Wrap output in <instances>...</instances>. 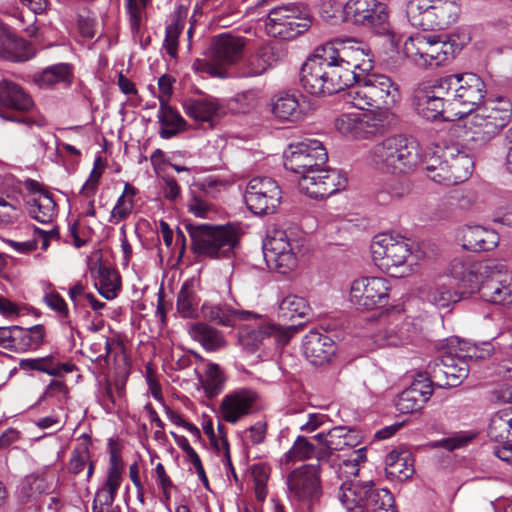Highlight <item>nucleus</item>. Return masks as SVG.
<instances>
[{"instance_id":"2","label":"nucleus","mask_w":512,"mask_h":512,"mask_svg":"<svg viewBox=\"0 0 512 512\" xmlns=\"http://www.w3.org/2000/svg\"><path fill=\"white\" fill-rule=\"evenodd\" d=\"M503 265L455 258L450 265L451 280L461 283L469 293L478 290L481 299L493 304L512 305V275L503 277Z\"/></svg>"},{"instance_id":"45","label":"nucleus","mask_w":512,"mask_h":512,"mask_svg":"<svg viewBox=\"0 0 512 512\" xmlns=\"http://www.w3.org/2000/svg\"><path fill=\"white\" fill-rule=\"evenodd\" d=\"M386 473L399 480L409 478L413 472V462L408 452H390L385 458Z\"/></svg>"},{"instance_id":"35","label":"nucleus","mask_w":512,"mask_h":512,"mask_svg":"<svg viewBox=\"0 0 512 512\" xmlns=\"http://www.w3.org/2000/svg\"><path fill=\"white\" fill-rule=\"evenodd\" d=\"M199 290L200 283L195 278H190L182 284L176 300V309L182 318L198 317V307L201 301Z\"/></svg>"},{"instance_id":"17","label":"nucleus","mask_w":512,"mask_h":512,"mask_svg":"<svg viewBox=\"0 0 512 512\" xmlns=\"http://www.w3.org/2000/svg\"><path fill=\"white\" fill-rule=\"evenodd\" d=\"M299 175L300 191L315 199L328 197L344 189L347 184L346 175L336 169L319 167L313 172H303Z\"/></svg>"},{"instance_id":"18","label":"nucleus","mask_w":512,"mask_h":512,"mask_svg":"<svg viewBox=\"0 0 512 512\" xmlns=\"http://www.w3.org/2000/svg\"><path fill=\"white\" fill-rule=\"evenodd\" d=\"M389 290L384 278L362 277L352 282L349 300L357 309L372 310L387 304Z\"/></svg>"},{"instance_id":"13","label":"nucleus","mask_w":512,"mask_h":512,"mask_svg":"<svg viewBox=\"0 0 512 512\" xmlns=\"http://www.w3.org/2000/svg\"><path fill=\"white\" fill-rule=\"evenodd\" d=\"M288 497L293 503L310 510L322 496L319 465H303L288 476Z\"/></svg>"},{"instance_id":"53","label":"nucleus","mask_w":512,"mask_h":512,"mask_svg":"<svg viewBox=\"0 0 512 512\" xmlns=\"http://www.w3.org/2000/svg\"><path fill=\"white\" fill-rule=\"evenodd\" d=\"M200 381L206 395L213 398L223 391L225 376L219 365L210 363L206 366L205 376Z\"/></svg>"},{"instance_id":"25","label":"nucleus","mask_w":512,"mask_h":512,"mask_svg":"<svg viewBox=\"0 0 512 512\" xmlns=\"http://www.w3.org/2000/svg\"><path fill=\"white\" fill-rule=\"evenodd\" d=\"M301 327L302 324L282 326L274 323H262L257 329H252L247 335L241 336V341L251 351L259 349L265 340L270 339L275 344L285 345Z\"/></svg>"},{"instance_id":"27","label":"nucleus","mask_w":512,"mask_h":512,"mask_svg":"<svg viewBox=\"0 0 512 512\" xmlns=\"http://www.w3.org/2000/svg\"><path fill=\"white\" fill-rule=\"evenodd\" d=\"M432 393L431 381L426 377L419 376L397 396L395 407L403 414L420 411Z\"/></svg>"},{"instance_id":"16","label":"nucleus","mask_w":512,"mask_h":512,"mask_svg":"<svg viewBox=\"0 0 512 512\" xmlns=\"http://www.w3.org/2000/svg\"><path fill=\"white\" fill-rule=\"evenodd\" d=\"M263 256L269 269L287 274L297 266V258L286 231L269 230L263 241Z\"/></svg>"},{"instance_id":"42","label":"nucleus","mask_w":512,"mask_h":512,"mask_svg":"<svg viewBox=\"0 0 512 512\" xmlns=\"http://www.w3.org/2000/svg\"><path fill=\"white\" fill-rule=\"evenodd\" d=\"M189 335L208 351L218 350L225 346L222 334L205 323H193L188 328Z\"/></svg>"},{"instance_id":"33","label":"nucleus","mask_w":512,"mask_h":512,"mask_svg":"<svg viewBox=\"0 0 512 512\" xmlns=\"http://www.w3.org/2000/svg\"><path fill=\"white\" fill-rule=\"evenodd\" d=\"M121 470L117 465V459L114 454L111 455V465L105 483L95 494L92 503V512H109L105 507L113 505L118 489L121 485Z\"/></svg>"},{"instance_id":"5","label":"nucleus","mask_w":512,"mask_h":512,"mask_svg":"<svg viewBox=\"0 0 512 512\" xmlns=\"http://www.w3.org/2000/svg\"><path fill=\"white\" fill-rule=\"evenodd\" d=\"M512 117V103L505 98L486 102L472 110L465 119L471 140L483 145L492 140L508 125Z\"/></svg>"},{"instance_id":"41","label":"nucleus","mask_w":512,"mask_h":512,"mask_svg":"<svg viewBox=\"0 0 512 512\" xmlns=\"http://www.w3.org/2000/svg\"><path fill=\"white\" fill-rule=\"evenodd\" d=\"M431 29H443L456 22L460 7L456 0H432Z\"/></svg>"},{"instance_id":"3","label":"nucleus","mask_w":512,"mask_h":512,"mask_svg":"<svg viewBox=\"0 0 512 512\" xmlns=\"http://www.w3.org/2000/svg\"><path fill=\"white\" fill-rule=\"evenodd\" d=\"M350 74L342 71L334 57V45L315 50L301 67L300 82L305 91L315 96L332 95L349 89Z\"/></svg>"},{"instance_id":"11","label":"nucleus","mask_w":512,"mask_h":512,"mask_svg":"<svg viewBox=\"0 0 512 512\" xmlns=\"http://www.w3.org/2000/svg\"><path fill=\"white\" fill-rule=\"evenodd\" d=\"M457 45L439 35L416 34L404 43V53L419 67L439 66L453 57Z\"/></svg>"},{"instance_id":"38","label":"nucleus","mask_w":512,"mask_h":512,"mask_svg":"<svg viewBox=\"0 0 512 512\" xmlns=\"http://www.w3.org/2000/svg\"><path fill=\"white\" fill-rule=\"evenodd\" d=\"M184 109L189 117L199 122H209L224 112L223 106L213 97L190 99L185 102Z\"/></svg>"},{"instance_id":"10","label":"nucleus","mask_w":512,"mask_h":512,"mask_svg":"<svg viewBox=\"0 0 512 512\" xmlns=\"http://www.w3.org/2000/svg\"><path fill=\"white\" fill-rule=\"evenodd\" d=\"M484 348L478 353V347L468 348L465 354L443 355L429 365L428 378L431 381V387L436 385L441 388L456 387L468 376L469 367L465 358H485L489 356L493 347L491 343L484 342Z\"/></svg>"},{"instance_id":"20","label":"nucleus","mask_w":512,"mask_h":512,"mask_svg":"<svg viewBox=\"0 0 512 512\" xmlns=\"http://www.w3.org/2000/svg\"><path fill=\"white\" fill-rule=\"evenodd\" d=\"M334 57L337 58L342 71L350 74L349 85L372 73L373 61L369 49L362 43L348 41L340 47L334 46Z\"/></svg>"},{"instance_id":"54","label":"nucleus","mask_w":512,"mask_h":512,"mask_svg":"<svg viewBox=\"0 0 512 512\" xmlns=\"http://www.w3.org/2000/svg\"><path fill=\"white\" fill-rule=\"evenodd\" d=\"M48 490L49 486L43 477L30 475L21 482L18 488V496L21 502L26 503L36 499Z\"/></svg>"},{"instance_id":"15","label":"nucleus","mask_w":512,"mask_h":512,"mask_svg":"<svg viewBox=\"0 0 512 512\" xmlns=\"http://www.w3.org/2000/svg\"><path fill=\"white\" fill-rule=\"evenodd\" d=\"M282 191L269 177H254L246 186L244 200L248 209L256 215L274 213L280 205Z\"/></svg>"},{"instance_id":"34","label":"nucleus","mask_w":512,"mask_h":512,"mask_svg":"<svg viewBox=\"0 0 512 512\" xmlns=\"http://www.w3.org/2000/svg\"><path fill=\"white\" fill-rule=\"evenodd\" d=\"M415 329L409 321H391L379 328L374 334L378 346H399L412 341Z\"/></svg>"},{"instance_id":"24","label":"nucleus","mask_w":512,"mask_h":512,"mask_svg":"<svg viewBox=\"0 0 512 512\" xmlns=\"http://www.w3.org/2000/svg\"><path fill=\"white\" fill-rule=\"evenodd\" d=\"M454 75V106L459 105L465 110L460 113H470L482 103L486 95V85L481 77L474 73Z\"/></svg>"},{"instance_id":"50","label":"nucleus","mask_w":512,"mask_h":512,"mask_svg":"<svg viewBox=\"0 0 512 512\" xmlns=\"http://www.w3.org/2000/svg\"><path fill=\"white\" fill-rule=\"evenodd\" d=\"M273 54L268 49H262L249 56L242 64L239 75L241 77H256L265 73L272 66Z\"/></svg>"},{"instance_id":"28","label":"nucleus","mask_w":512,"mask_h":512,"mask_svg":"<svg viewBox=\"0 0 512 512\" xmlns=\"http://www.w3.org/2000/svg\"><path fill=\"white\" fill-rule=\"evenodd\" d=\"M313 439L321 445L318 455L319 460L328 458L334 451H342L346 447H355L360 442L359 436L354 430L342 426L334 427L326 433L321 431L313 436Z\"/></svg>"},{"instance_id":"30","label":"nucleus","mask_w":512,"mask_h":512,"mask_svg":"<svg viewBox=\"0 0 512 512\" xmlns=\"http://www.w3.org/2000/svg\"><path fill=\"white\" fill-rule=\"evenodd\" d=\"M30 194L27 196L28 212L41 223H50L56 215V203L52 196L40 188L36 181L27 182Z\"/></svg>"},{"instance_id":"26","label":"nucleus","mask_w":512,"mask_h":512,"mask_svg":"<svg viewBox=\"0 0 512 512\" xmlns=\"http://www.w3.org/2000/svg\"><path fill=\"white\" fill-rule=\"evenodd\" d=\"M257 400L258 394L250 389H241L229 393L221 401V416L226 422L235 424L255 409Z\"/></svg>"},{"instance_id":"57","label":"nucleus","mask_w":512,"mask_h":512,"mask_svg":"<svg viewBox=\"0 0 512 512\" xmlns=\"http://www.w3.org/2000/svg\"><path fill=\"white\" fill-rule=\"evenodd\" d=\"M313 437L311 440L298 436L291 449L285 454L287 461L304 460L315 455L318 458L319 449Z\"/></svg>"},{"instance_id":"51","label":"nucleus","mask_w":512,"mask_h":512,"mask_svg":"<svg viewBox=\"0 0 512 512\" xmlns=\"http://www.w3.org/2000/svg\"><path fill=\"white\" fill-rule=\"evenodd\" d=\"M98 292L107 300L114 299L120 290V279L118 273L107 267H100L98 270V281L96 282Z\"/></svg>"},{"instance_id":"6","label":"nucleus","mask_w":512,"mask_h":512,"mask_svg":"<svg viewBox=\"0 0 512 512\" xmlns=\"http://www.w3.org/2000/svg\"><path fill=\"white\" fill-rule=\"evenodd\" d=\"M188 232L195 253L210 258H230L238 245V234L230 226L208 224H183Z\"/></svg>"},{"instance_id":"14","label":"nucleus","mask_w":512,"mask_h":512,"mask_svg":"<svg viewBox=\"0 0 512 512\" xmlns=\"http://www.w3.org/2000/svg\"><path fill=\"white\" fill-rule=\"evenodd\" d=\"M328 154L323 144L317 139H304L291 143L284 151V166L293 173L313 172L324 167Z\"/></svg>"},{"instance_id":"61","label":"nucleus","mask_w":512,"mask_h":512,"mask_svg":"<svg viewBox=\"0 0 512 512\" xmlns=\"http://www.w3.org/2000/svg\"><path fill=\"white\" fill-rule=\"evenodd\" d=\"M252 476L254 479V490L258 501H264L267 497L268 472L264 466L256 465L253 467Z\"/></svg>"},{"instance_id":"49","label":"nucleus","mask_w":512,"mask_h":512,"mask_svg":"<svg viewBox=\"0 0 512 512\" xmlns=\"http://www.w3.org/2000/svg\"><path fill=\"white\" fill-rule=\"evenodd\" d=\"M157 117L160 123V136L163 139L173 137L184 125L183 118L168 103L160 104Z\"/></svg>"},{"instance_id":"39","label":"nucleus","mask_w":512,"mask_h":512,"mask_svg":"<svg viewBox=\"0 0 512 512\" xmlns=\"http://www.w3.org/2000/svg\"><path fill=\"white\" fill-rule=\"evenodd\" d=\"M412 103L421 117L431 121L437 119L449 108L445 102L436 99L434 95H430L418 87L413 91Z\"/></svg>"},{"instance_id":"22","label":"nucleus","mask_w":512,"mask_h":512,"mask_svg":"<svg viewBox=\"0 0 512 512\" xmlns=\"http://www.w3.org/2000/svg\"><path fill=\"white\" fill-rule=\"evenodd\" d=\"M446 165L440 172L431 175V180L445 185H454L465 181L472 173V157L457 145L446 146L443 150Z\"/></svg>"},{"instance_id":"64","label":"nucleus","mask_w":512,"mask_h":512,"mask_svg":"<svg viewBox=\"0 0 512 512\" xmlns=\"http://www.w3.org/2000/svg\"><path fill=\"white\" fill-rule=\"evenodd\" d=\"M132 208V199H126L125 194H122L112 209L111 218L115 219L116 221L123 220L128 217L132 211Z\"/></svg>"},{"instance_id":"47","label":"nucleus","mask_w":512,"mask_h":512,"mask_svg":"<svg viewBox=\"0 0 512 512\" xmlns=\"http://www.w3.org/2000/svg\"><path fill=\"white\" fill-rule=\"evenodd\" d=\"M15 352L32 351L39 348L45 340L46 330L43 325H34L29 328L18 326Z\"/></svg>"},{"instance_id":"23","label":"nucleus","mask_w":512,"mask_h":512,"mask_svg":"<svg viewBox=\"0 0 512 512\" xmlns=\"http://www.w3.org/2000/svg\"><path fill=\"white\" fill-rule=\"evenodd\" d=\"M0 105L8 109L0 110L1 118L27 125L32 124L31 117L17 114V112H28L33 107L31 97L18 84L9 80L0 82Z\"/></svg>"},{"instance_id":"37","label":"nucleus","mask_w":512,"mask_h":512,"mask_svg":"<svg viewBox=\"0 0 512 512\" xmlns=\"http://www.w3.org/2000/svg\"><path fill=\"white\" fill-rule=\"evenodd\" d=\"M35 55L33 48L23 39L6 32L0 33V57L24 62Z\"/></svg>"},{"instance_id":"31","label":"nucleus","mask_w":512,"mask_h":512,"mask_svg":"<svg viewBox=\"0 0 512 512\" xmlns=\"http://www.w3.org/2000/svg\"><path fill=\"white\" fill-rule=\"evenodd\" d=\"M303 352L314 365H322L330 360L335 352L334 341L325 333L311 330L303 339Z\"/></svg>"},{"instance_id":"40","label":"nucleus","mask_w":512,"mask_h":512,"mask_svg":"<svg viewBox=\"0 0 512 512\" xmlns=\"http://www.w3.org/2000/svg\"><path fill=\"white\" fill-rule=\"evenodd\" d=\"M505 409L496 412L489 423L487 435L491 441V450L494 454L496 446H505L507 443H512L510 440V429H512V418L509 417Z\"/></svg>"},{"instance_id":"4","label":"nucleus","mask_w":512,"mask_h":512,"mask_svg":"<svg viewBox=\"0 0 512 512\" xmlns=\"http://www.w3.org/2000/svg\"><path fill=\"white\" fill-rule=\"evenodd\" d=\"M399 100L398 85L387 75L374 72L352 83L347 91V102L359 110H388Z\"/></svg>"},{"instance_id":"9","label":"nucleus","mask_w":512,"mask_h":512,"mask_svg":"<svg viewBox=\"0 0 512 512\" xmlns=\"http://www.w3.org/2000/svg\"><path fill=\"white\" fill-rule=\"evenodd\" d=\"M245 45V39L242 37L230 34L219 35L213 41L210 59H196L192 68L199 74L222 79L229 78L232 74L228 67L241 58Z\"/></svg>"},{"instance_id":"43","label":"nucleus","mask_w":512,"mask_h":512,"mask_svg":"<svg viewBox=\"0 0 512 512\" xmlns=\"http://www.w3.org/2000/svg\"><path fill=\"white\" fill-rule=\"evenodd\" d=\"M454 75H447L436 79L423 81L417 85L418 88L425 90L430 95H434L436 99L442 100L447 107L454 108Z\"/></svg>"},{"instance_id":"52","label":"nucleus","mask_w":512,"mask_h":512,"mask_svg":"<svg viewBox=\"0 0 512 512\" xmlns=\"http://www.w3.org/2000/svg\"><path fill=\"white\" fill-rule=\"evenodd\" d=\"M309 311L310 307L306 299L294 294L285 296L279 304V315L283 319L303 318Z\"/></svg>"},{"instance_id":"44","label":"nucleus","mask_w":512,"mask_h":512,"mask_svg":"<svg viewBox=\"0 0 512 512\" xmlns=\"http://www.w3.org/2000/svg\"><path fill=\"white\" fill-rule=\"evenodd\" d=\"M412 191V182L406 176L393 178L376 194V201L381 205H387L392 200L402 199Z\"/></svg>"},{"instance_id":"48","label":"nucleus","mask_w":512,"mask_h":512,"mask_svg":"<svg viewBox=\"0 0 512 512\" xmlns=\"http://www.w3.org/2000/svg\"><path fill=\"white\" fill-rule=\"evenodd\" d=\"M432 0H409L406 5V15L415 27L423 30L431 29Z\"/></svg>"},{"instance_id":"46","label":"nucleus","mask_w":512,"mask_h":512,"mask_svg":"<svg viewBox=\"0 0 512 512\" xmlns=\"http://www.w3.org/2000/svg\"><path fill=\"white\" fill-rule=\"evenodd\" d=\"M272 113L281 120H298L302 114L298 97L295 94L280 93L273 102Z\"/></svg>"},{"instance_id":"21","label":"nucleus","mask_w":512,"mask_h":512,"mask_svg":"<svg viewBox=\"0 0 512 512\" xmlns=\"http://www.w3.org/2000/svg\"><path fill=\"white\" fill-rule=\"evenodd\" d=\"M334 125L339 133L353 139H368L382 133L385 128L380 114L372 111L341 114Z\"/></svg>"},{"instance_id":"60","label":"nucleus","mask_w":512,"mask_h":512,"mask_svg":"<svg viewBox=\"0 0 512 512\" xmlns=\"http://www.w3.org/2000/svg\"><path fill=\"white\" fill-rule=\"evenodd\" d=\"M44 302L50 309H52L59 315L63 323L67 324L71 328V330L73 329V326L71 325V321L69 319V310L67 303L59 293L55 291L46 293L44 296Z\"/></svg>"},{"instance_id":"7","label":"nucleus","mask_w":512,"mask_h":512,"mask_svg":"<svg viewBox=\"0 0 512 512\" xmlns=\"http://www.w3.org/2000/svg\"><path fill=\"white\" fill-rule=\"evenodd\" d=\"M370 250L374 264L391 277L401 278L411 272V265L407 263L411 248L404 238L378 234L373 238Z\"/></svg>"},{"instance_id":"55","label":"nucleus","mask_w":512,"mask_h":512,"mask_svg":"<svg viewBox=\"0 0 512 512\" xmlns=\"http://www.w3.org/2000/svg\"><path fill=\"white\" fill-rule=\"evenodd\" d=\"M19 367L25 371L37 370L41 372H45L52 376H58L62 372H70L72 369L69 365H57L53 364L52 357H43L37 359H22L19 362Z\"/></svg>"},{"instance_id":"12","label":"nucleus","mask_w":512,"mask_h":512,"mask_svg":"<svg viewBox=\"0 0 512 512\" xmlns=\"http://www.w3.org/2000/svg\"><path fill=\"white\" fill-rule=\"evenodd\" d=\"M311 24L306 8L296 3L278 5L268 13L266 31L273 37L292 39L305 32Z\"/></svg>"},{"instance_id":"36","label":"nucleus","mask_w":512,"mask_h":512,"mask_svg":"<svg viewBox=\"0 0 512 512\" xmlns=\"http://www.w3.org/2000/svg\"><path fill=\"white\" fill-rule=\"evenodd\" d=\"M463 292L454 289L452 280L446 276L440 278L428 291L427 301L439 309L448 308L463 298Z\"/></svg>"},{"instance_id":"59","label":"nucleus","mask_w":512,"mask_h":512,"mask_svg":"<svg viewBox=\"0 0 512 512\" xmlns=\"http://www.w3.org/2000/svg\"><path fill=\"white\" fill-rule=\"evenodd\" d=\"M22 216L19 201L7 195H0V224L9 225L17 222Z\"/></svg>"},{"instance_id":"32","label":"nucleus","mask_w":512,"mask_h":512,"mask_svg":"<svg viewBox=\"0 0 512 512\" xmlns=\"http://www.w3.org/2000/svg\"><path fill=\"white\" fill-rule=\"evenodd\" d=\"M201 313L205 319L222 326H234L237 321L259 318V315L250 311L234 309L227 304L210 302L202 304Z\"/></svg>"},{"instance_id":"8","label":"nucleus","mask_w":512,"mask_h":512,"mask_svg":"<svg viewBox=\"0 0 512 512\" xmlns=\"http://www.w3.org/2000/svg\"><path fill=\"white\" fill-rule=\"evenodd\" d=\"M338 498L347 512H396L393 496L387 489H375L371 482L345 481Z\"/></svg>"},{"instance_id":"58","label":"nucleus","mask_w":512,"mask_h":512,"mask_svg":"<svg viewBox=\"0 0 512 512\" xmlns=\"http://www.w3.org/2000/svg\"><path fill=\"white\" fill-rule=\"evenodd\" d=\"M126 10L129 16L130 29L133 35L141 31V27L146 19L145 8L150 0H125Z\"/></svg>"},{"instance_id":"56","label":"nucleus","mask_w":512,"mask_h":512,"mask_svg":"<svg viewBox=\"0 0 512 512\" xmlns=\"http://www.w3.org/2000/svg\"><path fill=\"white\" fill-rule=\"evenodd\" d=\"M70 77V66L59 63L45 68L35 76V81L39 86H51L59 82H68Z\"/></svg>"},{"instance_id":"62","label":"nucleus","mask_w":512,"mask_h":512,"mask_svg":"<svg viewBox=\"0 0 512 512\" xmlns=\"http://www.w3.org/2000/svg\"><path fill=\"white\" fill-rule=\"evenodd\" d=\"M366 461V449L360 448L352 451L347 459L343 460L344 473L356 476L359 472V465Z\"/></svg>"},{"instance_id":"1","label":"nucleus","mask_w":512,"mask_h":512,"mask_svg":"<svg viewBox=\"0 0 512 512\" xmlns=\"http://www.w3.org/2000/svg\"><path fill=\"white\" fill-rule=\"evenodd\" d=\"M439 146L428 148L423 154L420 145L413 137L396 135L376 144L371 151V161L378 167L392 172L405 173L423 164L427 176L441 171L446 161Z\"/></svg>"},{"instance_id":"19","label":"nucleus","mask_w":512,"mask_h":512,"mask_svg":"<svg viewBox=\"0 0 512 512\" xmlns=\"http://www.w3.org/2000/svg\"><path fill=\"white\" fill-rule=\"evenodd\" d=\"M346 19L371 27L379 34L390 32L387 6L377 0H349L344 6Z\"/></svg>"},{"instance_id":"63","label":"nucleus","mask_w":512,"mask_h":512,"mask_svg":"<svg viewBox=\"0 0 512 512\" xmlns=\"http://www.w3.org/2000/svg\"><path fill=\"white\" fill-rule=\"evenodd\" d=\"M89 460V451L87 448L82 447L74 449L69 462V472L78 475L85 468L86 463Z\"/></svg>"},{"instance_id":"29","label":"nucleus","mask_w":512,"mask_h":512,"mask_svg":"<svg viewBox=\"0 0 512 512\" xmlns=\"http://www.w3.org/2000/svg\"><path fill=\"white\" fill-rule=\"evenodd\" d=\"M457 239L464 249L480 252L490 251L499 244L500 237L495 230L481 225H465L457 231Z\"/></svg>"}]
</instances>
